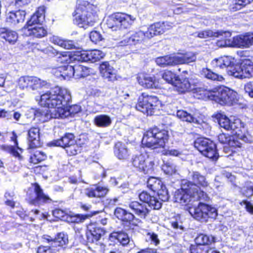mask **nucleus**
I'll return each mask as SVG.
<instances>
[{"instance_id":"nucleus-1","label":"nucleus","mask_w":253,"mask_h":253,"mask_svg":"<svg viewBox=\"0 0 253 253\" xmlns=\"http://www.w3.org/2000/svg\"><path fill=\"white\" fill-rule=\"evenodd\" d=\"M71 99L69 91L64 88L56 86L41 96L40 104L53 108L52 111L47 110L45 114L47 119L58 118L56 116L58 109H63Z\"/></svg>"},{"instance_id":"nucleus-2","label":"nucleus","mask_w":253,"mask_h":253,"mask_svg":"<svg viewBox=\"0 0 253 253\" xmlns=\"http://www.w3.org/2000/svg\"><path fill=\"white\" fill-rule=\"evenodd\" d=\"M188 175L190 180H183L181 188L176 190L174 194L175 201L181 204L186 205L191 201V196L187 193L188 192L208 185L205 176L199 171L192 170L189 171Z\"/></svg>"},{"instance_id":"nucleus-3","label":"nucleus","mask_w":253,"mask_h":253,"mask_svg":"<svg viewBox=\"0 0 253 253\" xmlns=\"http://www.w3.org/2000/svg\"><path fill=\"white\" fill-rule=\"evenodd\" d=\"M139 198L143 203L133 201L129 204V207L141 218H145L149 212L147 204L154 210H159L162 207L161 202L156 197L151 196L146 191L142 192L139 195Z\"/></svg>"},{"instance_id":"nucleus-4","label":"nucleus","mask_w":253,"mask_h":253,"mask_svg":"<svg viewBox=\"0 0 253 253\" xmlns=\"http://www.w3.org/2000/svg\"><path fill=\"white\" fill-rule=\"evenodd\" d=\"M201 88H196L197 92L201 91L200 94H204L211 100L219 103L220 104H232L236 100L237 93L232 89L226 86H220L212 90Z\"/></svg>"},{"instance_id":"nucleus-5","label":"nucleus","mask_w":253,"mask_h":253,"mask_svg":"<svg viewBox=\"0 0 253 253\" xmlns=\"http://www.w3.org/2000/svg\"><path fill=\"white\" fill-rule=\"evenodd\" d=\"M169 139L168 131L157 127L149 129L144 133L142 144L148 148L155 149L164 148Z\"/></svg>"},{"instance_id":"nucleus-6","label":"nucleus","mask_w":253,"mask_h":253,"mask_svg":"<svg viewBox=\"0 0 253 253\" xmlns=\"http://www.w3.org/2000/svg\"><path fill=\"white\" fill-rule=\"evenodd\" d=\"M92 7V5L86 1L78 0L74 12V23L81 28L92 26L96 19L95 15L90 11Z\"/></svg>"},{"instance_id":"nucleus-7","label":"nucleus","mask_w":253,"mask_h":253,"mask_svg":"<svg viewBox=\"0 0 253 253\" xmlns=\"http://www.w3.org/2000/svg\"><path fill=\"white\" fill-rule=\"evenodd\" d=\"M161 102L158 97L142 93L138 97L136 109L147 115H157L160 110Z\"/></svg>"},{"instance_id":"nucleus-8","label":"nucleus","mask_w":253,"mask_h":253,"mask_svg":"<svg viewBox=\"0 0 253 253\" xmlns=\"http://www.w3.org/2000/svg\"><path fill=\"white\" fill-rule=\"evenodd\" d=\"M188 211L195 219L201 222H207L209 218L215 219L217 216L216 208L202 202H199L195 207H189Z\"/></svg>"},{"instance_id":"nucleus-9","label":"nucleus","mask_w":253,"mask_h":253,"mask_svg":"<svg viewBox=\"0 0 253 253\" xmlns=\"http://www.w3.org/2000/svg\"><path fill=\"white\" fill-rule=\"evenodd\" d=\"M135 17L124 13H114L109 17L107 25L114 31L121 29H127L132 24Z\"/></svg>"},{"instance_id":"nucleus-10","label":"nucleus","mask_w":253,"mask_h":253,"mask_svg":"<svg viewBox=\"0 0 253 253\" xmlns=\"http://www.w3.org/2000/svg\"><path fill=\"white\" fill-rule=\"evenodd\" d=\"M194 147L204 156L216 161L219 158L215 144L206 138H198L194 142Z\"/></svg>"},{"instance_id":"nucleus-11","label":"nucleus","mask_w":253,"mask_h":253,"mask_svg":"<svg viewBox=\"0 0 253 253\" xmlns=\"http://www.w3.org/2000/svg\"><path fill=\"white\" fill-rule=\"evenodd\" d=\"M131 163L138 170L145 174L151 173L154 163L147 153L140 154L132 157Z\"/></svg>"},{"instance_id":"nucleus-12","label":"nucleus","mask_w":253,"mask_h":253,"mask_svg":"<svg viewBox=\"0 0 253 253\" xmlns=\"http://www.w3.org/2000/svg\"><path fill=\"white\" fill-rule=\"evenodd\" d=\"M228 74L239 79L250 78L253 74L252 62L248 59L243 60L240 64L235 65L232 69L229 70Z\"/></svg>"},{"instance_id":"nucleus-13","label":"nucleus","mask_w":253,"mask_h":253,"mask_svg":"<svg viewBox=\"0 0 253 253\" xmlns=\"http://www.w3.org/2000/svg\"><path fill=\"white\" fill-rule=\"evenodd\" d=\"M53 143L56 146L67 148V153L75 155L80 151V147L76 144L75 136L73 133H67L61 139L54 141Z\"/></svg>"},{"instance_id":"nucleus-14","label":"nucleus","mask_w":253,"mask_h":253,"mask_svg":"<svg viewBox=\"0 0 253 253\" xmlns=\"http://www.w3.org/2000/svg\"><path fill=\"white\" fill-rule=\"evenodd\" d=\"M47 84L45 81L32 76L21 77L18 81V85L22 89L34 90L42 88Z\"/></svg>"},{"instance_id":"nucleus-15","label":"nucleus","mask_w":253,"mask_h":253,"mask_svg":"<svg viewBox=\"0 0 253 253\" xmlns=\"http://www.w3.org/2000/svg\"><path fill=\"white\" fill-rule=\"evenodd\" d=\"M105 53L99 50L77 52L73 56L74 60L81 62H95L103 58Z\"/></svg>"},{"instance_id":"nucleus-16","label":"nucleus","mask_w":253,"mask_h":253,"mask_svg":"<svg viewBox=\"0 0 253 253\" xmlns=\"http://www.w3.org/2000/svg\"><path fill=\"white\" fill-rule=\"evenodd\" d=\"M218 124L221 127L225 130H232L235 134H237L238 129L241 127V121L239 119L232 121L225 115L219 113L216 115Z\"/></svg>"},{"instance_id":"nucleus-17","label":"nucleus","mask_w":253,"mask_h":253,"mask_svg":"<svg viewBox=\"0 0 253 253\" xmlns=\"http://www.w3.org/2000/svg\"><path fill=\"white\" fill-rule=\"evenodd\" d=\"M34 186L35 197H31L28 200L29 203L30 205L40 206L45 203H50L52 200L46 195H45L40 186L35 183Z\"/></svg>"},{"instance_id":"nucleus-18","label":"nucleus","mask_w":253,"mask_h":253,"mask_svg":"<svg viewBox=\"0 0 253 253\" xmlns=\"http://www.w3.org/2000/svg\"><path fill=\"white\" fill-rule=\"evenodd\" d=\"M151 38L148 34V31L144 32L140 30L135 32L129 37H126L123 41L120 42L121 45H126L127 44L135 45L143 43Z\"/></svg>"},{"instance_id":"nucleus-19","label":"nucleus","mask_w":253,"mask_h":253,"mask_svg":"<svg viewBox=\"0 0 253 253\" xmlns=\"http://www.w3.org/2000/svg\"><path fill=\"white\" fill-rule=\"evenodd\" d=\"M42 240L44 244H48L53 248L57 246H63L68 243V236L63 233L58 234L57 237L54 238L50 236L44 235Z\"/></svg>"},{"instance_id":"nucleus-20","label":"nucleus","mask_w":253,"mask_h":253,"mask_svg":"<svg viewBox=\"0 0 253 253\" xmlns=\"http://www.w3.org/2000/svg\"><path fill=\"white\" fill-rule=\"evenodd\" d=\"M26 14L25 11L21 9L10 11L6 14V22L11 26L23 23L25 20Z\"/></svg>"},{"instance_id":"nucleus-21","label":"nucleus","mask_w":253,"mask_h":253,"mask_svg":"<svg viewBox=\"0 0 253 253\" xmlns=\"http://www.w3.org/2000/svg\"><path fill=\"white\" fill-rule=\"evenodd\" d=\"M103 228L96 225H90L86 232V242L90 243H96L104 235Z\"/></svg>"},{"instance_id":"nucleus-22","label":"nucleus","mask_w":253,"mask_h":253,"mask_svg":"<svg viewBox=\"0 0 253 253\" xmlns=\"http://www.w3.org/2000/svg\"><path fill=\"white\" fill-rule=\"evenodd\" d=\"M139 84L147 88H159V82L154 76H150L146 74H141L137 78Z\"/></svg>"},{"instance_id":"nucleus-23","label":"nucleus","mask_w":253,"mask_h":253,"mask_svg":"<svg viewBox=\"0 0 253 253\" xmlns=\"http://www.w3.org/2000/svg\"><path fill=\"white\" fill-rule=\"evenodd\" d=\"M108 191L109 189L106 187L94 185L84 189L83 194L89 198H101L104 197Z\"/></svg>"},{"instance_id":"nucleus-24","label":"nucleus","mask_w":253,"mask_h":253,"mask_svg":"<svg viewBox=\"0 0 253 253\" xmlns=\"http://www.w3.org/2000/svg\"><path fill=\"white\" fill-rule=\"evenodd\" d=\"M233 46L249 47L253 45V34L239 35L233 39Z\"/></svg>"},{"instance_id":"nucleus-25","label":"nucleus","mask_w":253,"mask_h":253,"mask_svg":"<svg viewBox=\"0 0 253 253\" xmlns=\"http://www.w3.org/2000/svg\"><path fill=\"white\" fill-rule=\"evenodd\" d=\"M100 72L102 76L108 81H114L116 80V74L114 68L108 62H103L100 65Z\"/></svg>"},{"instance_id":"nucleus-26","label":"nucleus","mask_w":253,"mask_h":253,"mask_svg":"<svg viewBox=\"0 0 253 253\" xmlns=\"http://www.w3.org/2000/svg\"><path fill=\"white\" fill-rule=\"evenodd\" d=\"M234 59L230 56H224L218 58L213 59L211 64L212 67L216 68L224 69L230 67L231 69L233 67L232 66L234 64Z\"/></svg>"},{"instance_id":"nucleus-27","label":"nucleus","mask_w":253,"mask_h":253,"mask_svg":"<svg viewBox=\"0 0 253 253\" xmlns=\"http://www.w3.org/2000/svg\"><path fill=\"white\" fill-rule=\"evenodd\" d=\"M28 140L30 148L41 146L40 129L38 127H33L29 130Z\"/></svg>"},{"instance_id":"nucleus-28","label":"nucleus","mask_w":253,"mask_h":253,"mask_svg":"<svg viewBox=\"0 0 253 253\" xmlns=\"http://www.w3.org/2000/svg\"><path fill=\"white\" fill-rule=\"evenodd\" d=\"M169 27L170 25H169L168 22H158L150 26L147 31L150 38H152L155 36L163 34L166 30L169 29Z\"/></svg>"},{"instance_id":"nucleus-29","label":"nucleus","mask_w":253,"mask_h":253,"mask_svg":"<svg viewBox=\"0 0 253 253\" xmlns=\"http://www.w3.org/2000/svg\"><path fill=\"white\" fill-rule=\"evenodd\" d=\"M176 65L179 64H189L197 60V54L193 52H186L184 53H178L175 55Z\"/></svg>"},{"instance_id":"nucleus-30","label":"nucleus","mask_w":253,"mask_h":253,"mask_svg":"<svg viewBox=\"0 0 253 253\" xmlns=\"http://www.w3.org/2000/svg\"><path fill=\"white\" fill-rule=\"evenodd\" d=\"M0 38L10 44H14L18 40V35L14 31L6 28H0Z\"/></svg>"},{"instance_id":"nucleus-31","label":"nucleus","mask_w":253,"mask_h":253,"mask_svg":"<svg viewBox=\"0 0 253 253\" xmlns=\"http://www.w3.org/2000/svg\"><path fill=\"white\" fill-rule=\"evenodd\" d=\"M56 116L58 118H66L70 116H74L75 114L79 113L81 110V107L78 105H73L68 106L67 105L65 106L63 109H58Z\"/></svg>"},{"instance_id":"nucleus-32","label":"nucleus","mask_w":253,"mask_h":253,"mask_svg":"<svg viewBox=\"0 0 253 253\" xmlns=\"http://www.w3.org/2000/svg\"><path fill=\"white\" fill-rule=\"evenodd\" d=\"M221 32L214 37L220 38L221 39L217 42V45L219 47L233 46V40L230 39L231 33L229 31H217Z\"/></svg>"},{"instance_id":"nucleus-33","label":"nucleus","mask_w":253,"mask_h":253,"mask_svg":"<svg viewBox=\"0 0 253 253\" xmlns=\"http://www.w3.org/2000/svg\"><path fill=\"white\" fill-rule=\"evenodd\" d=\"M174 81L175 82H174L173 85L175 86L176 90L179 92L184 93L195 89L192 87L191 83L188 79H180L178 77Z\"/></svg>"},{"instance_id":"nucleus-34","label":"nucleus","mask_w":253,"mask_h":253,"mask_svg":"<svg viewBox=\"0 0 253 253\" xmlns=\"http://www.w3.org/2000/svg\"><path fill=\"white\" fill-rule=\"evenodd\" d=\"M115 155L120 160H126L130 155V153L125 144L118 142L114 146Z\"/></svg>"},{"instance_id":"nucleus-35","label":"nucleus","mask_w":253,"mask_h":253,"mask_svg":"<svg viewBox=\"0 0 253 253\" xmlns=\"http://www.w3.org/2000/svg\"><path fill=\"white\" fill-rule=\"evenodd\" d=\"M44 8L40 7L38 10L31 16L27 22V27L32 26L35 24H42L44 21Z\"/></svg>"},{"instance_id":"nucleus-36","label":"nucleus","mask_w":253,"mask_h":253,"mask_svg":"<svg viewBox=\"0 0 253 253\" xmlns=\"http://www.w3.org/2000/svg\"><path fill=\"white\" fill-rule=\"evenodd\" d=\"M25 34L27 36H33L38 38H41L45 36L47 31L43 27L35 26L34 27H27L24 28Z\"/></svg>"},{"instance_id":"nucleus-37","label":"nucleus","mask_w":253,"mask_h":253,"mask_svg":"<svg viewBox=\"0 0 253 253\" xmlns=\"http://www.w3.org/2000/svg\"><path fill=\"white\" fill-rule=\"evenodd\" d=\"M95 126L101 127L109 126L112 124V119L110 116L105 114L97 115L93 120Z\"/></svg>"},{"instance_id":"nucleus-38","label":"nucleus","mask_w":253,"mask_h":253,"mask_svg":"<svg viewBox=\"0 0 253 253\" xmlns=\"http://www.w3.org/2000/svg\"><path fill=\"white\" fill-rule=\"evenodd\" d=\"M196 243L198 246H205L215 242V238L211 235L200 234L195 239Z\"/></svg>"},{"instance_id":"nucleus-39","label":"nucleus","mask_w":253,"mask_h":253,"mask_svg":"<svg viewBox=\"0 0 253 253\" xmlns=\"http://www.w3.org/2000/svg\"><path fill=\"white\" fill-rule=\"evenodd\" d=\"M114 236L123 246H128L131 248L134 245L133 241H131L127 234L123 232H116Z\"/></svg>"},{"instance_id":"nucleus-40","label":"nucleus","mask_w":253,"mask_h":253,"mask_svg":"<svg viewBox=\"0 0 253 253\" xmlns=\"http://www.w3.org/2000/svg\"><path fill=\"white\" fill-rule=\"evenodd\" d=\"M156 62L158 65L162 67L175 66L176 65L175 57V55L159 57L156 58Z\"/></svg>"},{"instance_id":"nucleus-41","label":"nucleus","mask_w":253,"mask_h":253,"mask_svg":"<svg viewBox=\"0 0 253 253\" xmlns=\"http://www.w3.org/2000/svg\"><path fill=\"white\" fill-rule=\"evenodd\" d=\"M201 75L207 79L213 81L221 82L224 80L221 75L216 74L208 68H203L201 71Z\"/></svg>"},{"instance_id":"nucleus-42","label":"nucleus","mask_w":253,"mask_h":253,"mask_svg":"<svg viewBox=\"0 0 253 253\" xmlns=\"http://www.w3.org/2000/svg\"><path fill=\"white\" fill-rule=\"evenodd\" d=\"M187 193L191 196V199L193 198L197 201H200V202H207L209 199L207 194L204 191L200 190V188H198V190L188 192Z\"/></svg>"},{"instance_id":"nucleus-43","label":"nucleus","mask_w":253,"mask_h":253,"mask_svg":"<svg viewBox=\"0 0 253 253\" xmlns=\"http://www.w3.org/2000/svg\"><path fill=\"white\" fill-rule=\"evenodd\" d=\"M147 187L153 192H157L164 185L162 181L156 177H150L147 180Z\"/></svg>"},{"instance_id":"nucleus-44","label":"nucleus","mask_w":253,"mask_h":253,"mask_svg":"<svg viewBox=\"0 0 253 253\" xmlns=\"http://www.w3.org/2000/svg\"><path fill=\"white\" fill-rule=\"evenodd\" d=\"M176 115L178 118L183 121L199 124V122L196 118H194L191 114L185 111L182 110H178L176 113Z\"/></svg>"},{"instance_id":"nucleus-45","label":"nucleus","mask_w":253,"mask_h":253,"mask_svg":"<svg viewBox=\"0 0 253 253\" xmlns=\"http://www.w3.org/2000/svg\"><path fill=\"white\" fill-rule=\"evenodd\" d=\"M88 69L83 65H75L74 77L76 78H84L89 75Z\"/></svg>"},{"instance_id":"nucleus-46","label":"nucleus","mask_w":253,"mask_h":253,"mask_svg":"<svg viewBox=\"0 0 253 253\" xmlns=\"http://www.w3.org/2000/svg\"><path fill=\"white\" fill-rule=\"evenodd\" d=\"M252 1L253 0H235L234 3L230 5L229 8L232 11H236L241 9Z\"/></svg>"},{"instance_id":"nucleus-47","label":"nucleus","mask_w":253,"mask_h":253,"mask_svg":"<svg viewBox=\"0 0 253 253\" xmlns=\"http://www.w3.org/2000/svg\"><path fill=\"white\" fill-rule=\"evenodd\" d=\"M63 74L62 77L64 79H68L72 76H74L75 74V66L67 65L63 66Z\"/></svg>"},{"instance_id":"nucleus-48","label":"nucleus","mask_w":253,"mask_h":253,"mask_svg":"<svg viewBox=\"0 0 253 253\" xmlns=\"http://www.w3.org/2000/svg\"><path fill=\"white\" fill-rule=\"evenodd\" d=\"M162 169L167 174L172 175L176 172L175 165L171 162H167L162 166Z\"/></svg>"},{"instance_id":"nucleus-49","label":"nucleus","mask_w":253,"mask_h":253,"mask_svg":"<svg viewBox=\"0 0 253 253\" xmlns=\"http://www.w3.org/2000/svg\"><path fill=\"white\" fill-rule=\"evenodd\" d=\"M46 158L45 154L41 151H36L30 158L31 162L35 164L39 163Z\"/></svg>"},{"instance_id":"nucleus-50","label":"nucleus","mask_w":253,"mask_h":253,"mask_svg":"<svg viewBox=\"0 0 253 253\" xmlns=\"http://www.w3.org/2000/svg\"><path fill=\"white\" fill-rule=\"evenodd\" d=\"M162 78L167 83L172 85H173L174 82H175L174 80L178 77L176 76L175 74L170 71H165L162 74Z\"/></svg>"},{"instance_id":"nucleus-51","label":"nucleus","mask_w":253,"mask_h":253,"mask_svg":"<svg viewBox=\"0 0 253 253\" xmlns=\"http://www.w3.org/2000/svg\"><path fill=\"white\" fill-rule=\"evenodd\" d=\"M221 33V32H213L211 30H206L202 31L197 33V36L200 38L206 39L208 38L214 37L217 36L218 34Z\"/></svg>"},{"instance_id":"nucleus-52","label":"nucleus","mask_w":253,"mask_h":253,"mask_svg":"<svg viewBox=\"0 0 253 253\" xmlns=\"http://www.w3.org/2000/svg\"><path fill=\"white\" fill-rule=\"evenodd\" d=\"M242 193L246 197L249 198L253 195V184L247 182L241 190Z\"/></svg>"},{"instance_id":"nucleus-53","label":"nucleus","mask_w":253,"mask_h":253,"mask_svg":"<svg viewBox=\"0 0 253 253\" xmlns=\"http://www.w3.org/2000/svg\"><path fill=\"white\" fill-rule=\"evenodd\" d=\"M232 137L225 133H221L218 136V140L220 143L228 144L229 146H233V141L231 139Z\"/></svg>"},{"instance_id":"nucleus-54","label":"nucleus","mask_w":253,"mask_h":253,"mask_svg":"<svg viewBox=\"0 0 253 253\" xmlns=\"http://www.w3.org/2000/svg\"><path fill=\"white\" fill-rule=\"evenodd\" d=\"M157 192L161 201L166 202L168 201L169 196L165 185H164L162 188H160Z\"/></svg>"},{"instance_id":"nucleus-55","label":"nucleus","mask_w":253,"mask_h":253,"mask_svg":"<svg viewBox=\"0 0 253 253\" xmlns=\"http://www.w3.org/2000/svg\"><path fill=\"white\" fill-rule=\"evenodd\" d=\"M54 57L55 58V60L60 63H68L70 60L69 55L65 52H57Z\"/></svg>"},{"instance_id":"nucleus-56","label":"nucleus","mask_w":253,"mask_h":253,"mask_svg":"<svg viewBox=\"0 0 253 253\" xmlns=\"http://www.w3.org/2000/svg\"><path fill=\"white\" fill-rule=\"evenodd\" d=\"M137 221L138 219L134 217L133 214L127 211H126L124 217L122 220V221L131 224L133 225L137 224Z\"/></svg>"},{"instance_id":"nucleus-57","label":"nucleus","mask_w":253,"mask_h":253,"mask_svg":"<svg viewBox=\"0 0 253 253\" xmlns=\"http://www.w3.org/2000/svg\"><path fill=\"white\" fill-rule=\"evenodd\" d=\"M87 215H84L82 214H76L70 216L69 217V219H68V218L66 219H68L69 222L79 223L84 222V220L87 218Z\"/></svg>"},{"instance_id":"nucleus-58","label":"nucleus","mask_w":253,"mask_h":253,"mask_svg":"<svg viewBox=\"0 0 253 253\" xmlns=\"http://www.w3.org/2000/svg\"><path fill=\"white\" fill-rule=\"evenodd\" d=\"M190 253H208V247L200 246H191L189 249Z\"/></svg>"},{"instance_id":"nucleus-59","label":"nucleus","mask_w":253,"mask_h":253,"mask_svg":"<svg viewBox=\"0 0 253 253\" xmlns=\"http://www.w3.org/2000/svg\"><path fill=\"white\" fill-rule=\"evenodd\" d=\"M40 246L37 250V253H55L54 248L48 244Z\"/></svg>"},{"instance_id":"nucleus-60","label":"nucleus","mask_w":253,"mask_h":253,"mask_svg":"<svg viewBox=\"0 0 253 253\" xmlns=\"http://www.w3.org/2000/svg\"><path fill=\"white\" fill-rule=\"evenodd\" d=\"M89 37L90 40L94 43H97L100 41H101L103 38L101 34L97 31H92L90 33Z\"/></svg>"},{"instance_id":"nucleus-61","label":"nucleus","mask_w":253,"mask_h":253,"mask_svg":"<svg viewBox=\"0 0 253 253\" xmlns=\"http://www.w3.org/2000/svg\"><path fill=\"white\" fill-rule=\"evenodd\" d=\"M147 238L150 240L152 244L157 245L160 243L158 235L153 232H147L146 233Z\"/></svg>"},{"instance_id":"nucleus-62","label":"nucleus","mask_w":253,"mask_h":253,"mask_svg":"<svg viewBox=\"0 0 253 253\" xmlns=\"http://www.w3.org/2000/svg\"><path fill=\"white\" fill-rule=\"evenodd\" d=\"M53 215L56 218H59L61 220H64L66 216V214L64 211L61 209H55L52 211Z\"/></svg>"},{"instance_id":"nucleus-63","label":"nucleus","mask_w":253,"mask_h":253,"mask_svg":"<svg viewBox=\"0 0 253 253\" xmlns=\"http://www.w3.org/2000/svg\"><path fill=\"white\" fill-rule=\"evenodd\" d=\"M126 211L121 208H117L114 211V214L117 218L122 221Z\"/></svg>"},{"instance_id":"nucleus-64","label":"nucleus","mask_w":253,"mask_h":253,"mask_svg":"<svg viewBox=\"0 0 253 253\" xmlns=\"http://www.w3.org/2000/svg\"><path fill=\"white\" fill-rule=\"evenodd\" d=\"M244 89L246 93L253 98V82H249L244 86Z\"/></svg>"}]
</instances>
